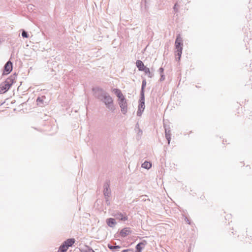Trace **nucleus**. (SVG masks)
<instances>
[{
  "mask_svg": "<svg viewBox=\"0 0 252 252\" xmlns=\"http://www.w3.org/2000/svg\"><path fill=\"white\" fill-rule=\"evenodd\" d=\"M14 83L13 79L10 77L7 78L5 81L0 84V94L6 92Z\"/></svg>",
  "mask_w": 252,
  "mask_h": 252,
  "instance_id": "1",
  "label": "nucleus"
},
{
  "mask_svg": "<svg viewBox=\"0 0 252 252\" xmlns=\"http://www.w3.org/2000/svg\"><path fill=\"white\" fill-rule=\"evenodd\" d=\"M75 240L74 238L68 239L65 241L60 247L58 252H65L69 247H71L75 243Z\"/></svg>",
  "mask_w": 252,
  "mask_h": 252,
  "instance_id": "2",
  "label": "nucleus"
},
{
  "mask_svg": "<svg viewBox=\"0 0 252 252\" xmlns=\"http://www.w3.org/2000/svg\"><path fill=\"white\" fill-rule=\"evenodd\" d=\"M100 99L105 103L106 107L108 108H110V107L113 105V99L112 97L108 94H102Z\"/></svg>",
  "mask_w": 252,
  "mask_h": 252,
  "instance_id": "3",
  "label": "nucleus"
},
{
  "mask_svg": "<svg viewBox=\"0 0 252 252\" xmlns=\"http://www.w3.org/2000/svg\"><path fill=\"white\" fill-rule=\"evenodd\" d=\"M118 102L121 108L122 112L124 114H126L127 110V104L126 99H122L121 100H118Z\"/></svg>",
  "mask_w": 252,
  "mask_h": 252,
  "instance_id": "4",
  "label": "nucleus"
},
{
  "mask_svg": "<svg viewBox=\"0 0 252 252\" xmlns=\"http://www.w3.org/2000/svg\"><path fill=\"white\" fill-rule=\"evenodd\" d=\"M13 66L12 63L10 61H8L4 65L3 73L8 74L12 70Z\"/></svg>",
  "mask_w": 252,
  "mask_h": 252,
  "instance_id": "5",
  "label": "nucleus"
},
{
  "mask_svg": "<svg viewBox=\"0 0 252 252\" xmlns=\"http://www.w3.org/2000/svg\"><path fill=\"white\" fill-rule=\"evenodd\" d=\"M112 92L116 94L118 97V100H121L122 99H126L125 96L122 94L121 91L118 89H113Z\"/></svg>",
  "mask_w": 252,
  "mask_h": 252,
  "instance_id": "6",
  "label": "nucleus"
},
{
  "mask_svg": "<svg viewBox=\"0 0 252 252\" xmlns=\"http://www.w3.org/2000/svg\"><path fill=\"white\" fill-rule=\"evenodd\" d=\"M131 233V230L129 228H124L123 229L120 233V235L123 237H125Z\"/></svg>",
  "mask_w": 252,
  "mask_h": 252,
  "instance_id": "7",
  "label": "nucleus"
},
{
  "mask_svg": "<svg viewBox=\"0 0 252 252\" xmlns=\"http://www.w3.org/2000/svg\"><path fill=\"white\" fill-rule=\"evenodd\" d=\"M183 44H182V38L180 35H178L177 37V38L176 39L175 41V46L176 48H179L180 47H182Z\"/></svg>",
  "mask_w": 252,
  "mask_h": 252,
  "instance_id": "8",
  "label": "nucleus"
},
{
  "mask_svg": "<svg viewBox=\"0 0 252 252\" xmlns=\"http://www.w3.org/2000/svg\"><path fill=\"white\" fill-rule=\"evenodd\" d=\"M146 244V242L145 243L141 242L137 244L136 246V251L135 252H141L142 250L144 248Z\"/></svg>",
  "mask_w": 252,
  "mask_h": 252,
  "instance_id": "9",
  "label": "nucleus"
},
{
  "mask_svg": "<svg viewBox=\"0 0 252 252\" xmlns=\"http://www.w3.org/2000/svg\"><path fill=\"white\" fill-rule=\"evenodd\" d=\"M145 108V104L144 102H141V103L139 105V108L137 111V115L140 116L141 115V113L143 111Z\"/></svg>",
  "mask_w": 252,
  "mask_h": 252,
  "instance_id": "10",
  "label": "nucleus"
},
{
  "mask_svg": "<svg viewBox=\"0 0 252 252\" xmlns=\"http://www.w3.org/2000/svg\"><path fill=\"white\" fill-rule=\"evenodd\" d=\"M107 223L110 227H113L116 223L115 219L113 218H109L107 220Z\"/></svg>",
  "mask_w": 252,
  "mask_h": 252,
  "instance_id": "11",
  "label": "nucleus"
},
{
  "mask_svg": "<svg viewBox=\"0 0 252 252\" xmlns=\"http://www.w3.org/2000/svg\"><path fill=\"white\" fill-rule=\"evenodd\" d=\"M136 66L138 68L139 70L141 71H142L145 67L143 62L140 60L137 61Z\"/></svg>",
  "mask_w": 252,
  "mask_h": 252,
  "instance_id": "12",
  "label": "nucleus"
},
{
  "mask_svg": "<svg viewBox=\"0 0 252 252\" xmlns=\"http://www.w3.org/2000/svg\"><path fill=\"white\" fill-rule=\"evenodd\" d=\"M176 53H175V55L176 56H178V59L179 60L180 59V58L181 57V55H182V49H183V48L182 47H180L179 48H176Z\"/></svg>",
  "mask_w": 252,
  "mask_h": 252,
  "instance_id": "13",
  "label": "nucleus"
},
{
  "mask_svg": "<svg viewBox=\"0 0 252 252\" xmlns=\"http://www.w3.org/2000/svg\"><path fill=\"white\" fill-rule=\"evenodd\" d=\"M152 166V163L148 161H145L142 164V167L144 168L149 169Z\"/></svg>",
  "mask_w": 252,
  "mask_h": 252,
  "instance_id": "14",
  "label": "nucleus"
},
{
  "mask_svg": "<svg viewBox=\"0 0 252 252\" xmlns=\"http://www.w3.org/2000/svg\"><path fill=\"white\" fill-rule=\"evenodd\" d=\"M117 219L119 220H127V217L126 216H124L122 214H119L117 215Z\"/></svg>",
  "mask_w": 252,
  "mask_h": 252,
  "instance_id": "15",
  "label": "nucleus"
},
{
  "mask_svg": "<svg viewBox=\"0 0 252 252\" xmlns=\"http://www.w3.org/2000/svg\"><path fill=\"white\" fill-rule=\"evenodd\" d=\"M142 71H144L146 74H149V76L150 77H152L151 73L149 68L145 66V68H144V69H143Z\"/></svg>",
  "mask_w": 252,
  "mask_h": 252,
  "instance_id": "16",
  "label": "nucleus"
},
{
  "mask_svg": "<svg viewBox=\"0 0 252 252\" xmlns=\"http://www.w3.org/2000/svg\"><path fill=\"white\" fill-rule=\"evenodd\" d=\"M165 136H166V138L167 140H168V144H170V140H171L170 134L167 133L166 132H165Z\"/></svg>",
  "mask_w": 252,
  "mask_h": 252,
  "instance_id": "17",
  "label": "nucleus"
},
{
  "mask_svg": "<svg viewBox=\"0 0 252 252\" xmlns=\"http://www.w3.org/2000/svg\"><path fill=\"white\" fill-rule=\"evenodd\" d=\"M108 248L110 249H120V247L119 246H110V245H108Z\"/></svg>",
  "mask_w": 252,
  "mask_h": 252,
  "instance_id": "18",
  "label": "nucleus"
},
{
  "mask_svg": "<svg viewBox=\"0 0 252 252\" xmlns=\"http://www.w3.org/2000/svg\"><path fill=\"white\" fill-rule=\"evenodd\" d=\"M146 81L145 80H143L142 81V91H143L144 89V87L146 86Z\"/></svg>",
  "mask_w": 252,
  "mask_h": 252,
  "instance_id": "19",
  "label": "nucleus"
},
{
  "mask_svg": "<svg viewBox=\"0 0 252 252\" xmlns=\"http://www.w3.org/2000/svg\"><path fill=\"white\" fill-rule=\"evenodd\" d=\"M22 35L23 37H28V34L27 33L25 32V31H23L22 33Z\"/></svg>",
  "mask_w": 252,
  "mask_h": 252,
  "instance_id": "20",
  "label": "nucleus"
},
{
  "mask_svg": "<svg viewBox=\"0 0 252 252\" xmlns=\"http://www.w3.org/2000/svg\"><path fill=\"white\" fill-rule=\"evenodd\" d=\"M37 101L38 102H42V99H41L40 97L37 98Z\"/></svg>",
  "mask_w": 252,
  "mask_h": 252,
  "instance_id": "21",
  "label": "nucleus"
},
{
  "mask_svg": "<svg viewBox=\"0 0 252 252\" xmlns=\"http://www.w3.org/2000/svg\"><path fill=\"white\" fill-rule=\"evenodd\" d=\"M159 70H160V73H162L163 72L164 69L163 68L161 67L159 68Z\"/></svg>",
  "mask_w": 252,
  "mask_h": 252,
  "instance_id": "22",
  "label": "nucleus"
},
{
  "mask_svg": "<svg viewBox=\"0 0 252 252\" xmlns=\"http://www.w3.org/2000/svg\"><path fill=\"white\" fill-rule=\"evenodd\" d=\"M161 80H164V78L163 77V75H161Z\"/></svg>",
  "mask_w": 252,
  "mask_h": 252,
  "instance_id": "23",
  "label": "nucleus"
},
{
  "mask_svg": "<svg viewBox=\"0 0 252 252\" xmlns=\"http://www.w3.org/2000/svg\"><path fill=\"white\" fill-rule=\"evenodd\" d=\"M177 4H175V5H174V9H175L176 8H177Z\"/></svg>",
  "mask_w": 252,
  "mask_h": 252,
  "instance_id": "24",
  "label": "nucleus"
},
{
  "mask_svg": "<svg viewBox=\"0 0 252 252\" xmlns=\"http://www.w3.org/2000/svg\"><path fill=\"white\" fill-rule=\"evenodd\" d=\"M177 4H175V5H174V9H175L176 8H177Z\"/></svg>",
  "mask_w": 252,
  "mask_h": 252,
  "instance_id": "25",
  "label": "nucleus"
},
{
  "mask_svg": "<svg viewBox=\"0 0 252 252\" xmlns=\"http://www.w3.org/2000/svg\"><path fill=\"white\" fill-rule=\"evenodd\" d=\"M128 250H124L122 252H127Z\"/></svg>",
  "mask_w": 252,
  "mask_h": 252,
  "instance_id": "26",
  "label": "nucleus"
},
{
  "mask_svg": "<svg viewBox=\"0 0 252 252\" xmlns=\"http://www.w3.org/2000/svg\"><path fill=\"white\" fill-rule=\"evenodd\" d=\"M94 252V251H91V252Z\"/></svg>",
  "mask_w": 252,
  "mask_h": 252,
  "instance_id": "27",
  "label": "nucleus"
}]
</instances>
